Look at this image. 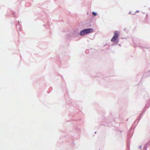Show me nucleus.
<instances>
[{
	"label": "nucleus",
	"instance_id": "4",
	"mask_svg": "<svg viewBox=\"0 0 150 150\" xmlns=\"http://www.w3.org/2000/svg\"><path fill=\"white\" fill-rule=\"evenodd\" d=\"M92 14H93V15H94V16H96L97 15V14L96 13L94 12H92Z\"/></svg>",
	"mask_w": 150,
	"mask_h": 150
},
{
	"label": "nucleus",
	"instance_id": "2",
	"mask_svg": "<svg viewBox=\"0 0 150 150\" xmlns=\"http://www.w3.org/2000/svg\"><path fill=\"white\" fill-rule=\"evenodd\" d=\"M87 34L91 33L93 31V29L92 28H89L85 29Z\"/></svg>",
	"mask_w": 150,
	"mask_h": 150
},
{
	"label": "nucleus",
	"instance_id": "3",
	"mask_svg": "<svg viewBox=\"0 0 150 150\" xmlns=\"http://www.w3.org/2000/svg\"><path fill=\"white\" fill-rule=\"evenodd\" d=\"M86 34H87L86 32V31L85 29L81 31V32L80 33V35H83Z\"/></svg>",
	"mask_w": 150,
	"mask_h": 150
},
{
	"label": "nucleus",
	"instance_id": "1",
	"mask_svg": "<svg viewBox=\"0 0 150 150\" xmlns=\"http://www.w3.org/2000/svg\"><path fill=\"white\" fill-rule=\"evenodd\" d=\"M119 33L118 31H116L114 33V35L111 40V41L114 42L118 38Z\"/></svg>",
	"mask_w": 150,
	"mask_h": 150
}]
</instances>
